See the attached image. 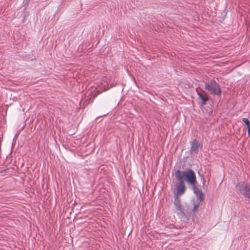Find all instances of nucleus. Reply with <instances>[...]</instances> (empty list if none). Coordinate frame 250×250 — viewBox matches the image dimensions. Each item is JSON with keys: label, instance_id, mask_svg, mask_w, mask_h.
Returning a JSON list of instances; mask_svg holds the SVG:
<instances>
[{"label": "nucleus", "instance_id": "nucleus-7", "mask_svg": "<svg viewBox=\"0 0 250 250\" xmlns=\"http://www.w3.org/2000/svg\"><path fill=\"white\" fill-rule=\"evenodd\" d=\"M174 204L176 210L179 211L180 212H183L182 205H181L180 201L178 199V197L175 199Z\"/></svg>", "mask_w": 250, "mask_h": 250}, {"label": "nucleus", "instance_id": "nucleus-3", "mask_svg": "<svg viewBox=\"0 0 250 250\" xmlns=\"http://www.w3.org/2000/svg\"><path fill=\"white\" fill-rule=\"evenodd\" d=\"M236 188L242 195L250 199V187L244 182H240L237 184Z\"/></svg>", "mask_w": 250, "mask_h": 250}, {"label": "nucleus", "instance_id": "nucleus-9", "mask_svg": "<svg viewBox=\"0 0 250 250\" xmlns=\"http://www.w3.org/2000/svg\"><path fill=\"white\" fill-rule=\"evenodd\" d=\"M199 204H195L194 205L193 208L192 209V212L194 213L196 211L197 208H199Z\"/></svg>", "mask_w": 250, "mask_h": 250}, {"label": "nucleus", "instance_id": "nucleus-5", "mask_svg": "<svg viewBox=\"0 0 250 250\" xmlns=\"http://www.w3.org/2000/svg\"><path fill=\"white\" fill-rule=\"evenodd\" d=\"M196 92L198 96V99L200 101V104L202 106H204L207 104V102L208 101L209 98L208 95L205 92L202 93L199 92L196 89Z\"/></svg>", "mask_w": 250, "mask_h": 250}, {"label": "nucleus", "instance_id": "nucleus-2", "mask_svg": "<svg viewBox=\"0 0 250 250\" xmlns=\"http://www.w3.org/2000/svg\"><path fill=\"white\" fill-rule=\"evenodd\" d=\"M205 89L210 94L215 95H221V89L218 83L215 81H211L210 83H205Z\"/></svg>", "mask_w": 250, "mask_h": 250}, {"label": "nucleus", "instance_id": "nucleus-6", "mask_svg": "<svg viewBox=\"0 0 250 250\" xmlns=\"http://www.w3.org/2000/svg\"><path fill=\"white\" fill-rule=\"evenodd\" d=\"M179 184L177 187V197L181 196L183 195L186 191V187L184 181L181 180H178Z\"/></svg>", "mask_w": 250, "mask_h": 250}, {"label": "nucleus", "instance_id": "nucleus-1", "mask_svg": "<svg viewBox=\"0 0 250 250\" xmlns=\"http://www.w3.org/2000/svg\"><path fill=\"white\" fill-rule=\"evenodd\" d=\"M175 176L177 180L184 181L185 180L192 186H194L197 182L195 173L191 169L189 168L184 171L177 170L175 172Z\"/></svg>", "mask_w": 250, "mask_h": 250}, {"label": "nucleus", "instance_id": "nucleus-4", "mask_svg": "<svg viewBox=\"0 0 250 250\" xmlns=\"http://www.w3.org/2000/svg\"><path fill=\"white\" fill-rule=\"evenodd\" d=\"M190 152L191 154H197L199 150L202 148V144L196 139L190 143Z\"/></svg>", "mask_w": 250, "mask_h": 250}, {"label": "nucleus", "instance_id": "nucleus-8", "mask_svg": "<svg viewBox=\"0 0 250 250\" xmlns=\"http://www.w3.org/2000/svg\"><path fill=\"white\" fill-rule=\"evenodd\" d=\"M242 121L247 125L248 131H249L250 130V122L249 120L247 118H244L242 119Z\"/></svg>", "mask_w": 250, "mask_h": 250}, {"label": "nucleus", "instance_id": "nucleus-10", "mask_svg": "<svg viewBox=\"0 0 250 250\" xmlns=\"http://www.w3.org/2000/svg\"><path fill=\"white\" fill-rule=\"evenodd\" d=\"M200 198L201 200H203V194H202V195L200 196Z\"/></svg>", "mask_w": 250, "mask_h": 250}, {"label": "nucleus", "instance_id": "nucleus-11", "mask_svg": "<svg viewBox=\"0 0 250 250\" xmlns=\"http://www.w3.org/2000/svg\"><path fill=\"white\" fill-rule=\"evenodd\" d=\"M248 134L250 137V130L248 131Z\"/></svg>", "mask_w": 250, "mask_h": 250}]
</instances>
